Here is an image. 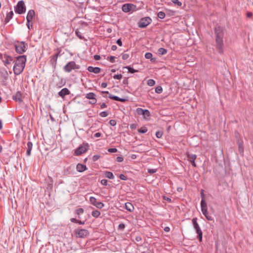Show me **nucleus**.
I'll list each match as a JSON object with an SVG mask.
<instances>
[{
    "label": "nucleus",
    "instance_id": "72a5a7b5",
    "mask_svg": "<svg viewBox=\"0 0 253 253\" xmlns=\"http://www.w3.org/2000/svg\"><path fill=\"white\" fill-rule=\"evenodd\" d=\"M158 17L160 19H164L166 16L165 12L163 11H160L158 13Z\"/></svg>",
    "mask_w": 253,
    "mask_h": 253
},
{
    "label": "nucleus",
    "instance_id": "4be33fe9",
    "mask_svg": "<svg viewBox=\"0 0 253 253\" xmlns=\"http://www.w3.org/2000/svg\"><path fill=\"white\" fill-rule=\"evenodd\" d=\"M77 170L79 172H83L87 169V168L85 165L78 164L76 167Z\"/></svg>",
    "mask_w": 253,
    "mask_h": 253
},
{
    "label": "nucleus",
    "instance_id": "473e14b6",
    "mask_svg": "<svg viewBox=\"0 0 253 253\" xmlns=\"http://www.w3.org/2000/svg\"><path fill=\"white\" fill-rule=\"evenodd\" d=\"M125 68L127 69L128 71V72H129L130 73H134L138 72V70H135V69H134L133 68H131L130 66L125 67Z\"/></svg>",
    "mask_w": 253,
    "mask_h": 253
},
{
    "label": "nucleus",
    "instance_id": "1a4fd4ad",
    "mask_svg": "<svg viewBox=\"0 0 253 253\" xmlns=\"http://www.w3.org/2000/svg\"><path fill=\"white\" fill-rule=\"evenodd\" d=\"M75 234L77 237L82 238H86L89 235L88 230L84 229H76Z\"/></svg>",
    "mask_w": 253,
    "mask_h": 253
},
{
    "label": "nucleus",
    "instance_id": "338daca9",
    "mask_svg": "<svg viewBox=\"0 0 253 253\" xmlns=\"http://www.w3.org/2000/svg\"><path fill=\"white\" fill-rule=\"evenodd\" d=\"M117 49V46L116 45H113L111 46V49L113 51H115Z\"/></svg>",
    "mask_w": 253,
    "mask_h": 253
},
{
    "label": "nucleus",
    "instance_id": "a18cd8bd",
    "mask_svg": "<svg viewBox=\"0 0 253 253\" xmlns=\"http://www.w3.org/2000/svg\"><path fill=\"white\" fill-rule=\"evenodd\" d=\"M100 115L102 117H106L108 115V113L107 111H103L100 113Z\"/></svg>",
    "mask_w": 253,
    "mask_h": 253
},
{
    "label": "nucleus",
    "instance_id": "37998d69",
    "mask_svg": "<svg viewBox=\"0 0 253 253\" xmlns=\"http://www.w3.org/2000/svg\"><path fill=\"white\" fill-rule=\"evenodd\" d=\"M152 57V54L150 52H147L145 54V57L146 59H151Z\"/></svg>",
    "mask_w": 253,
    "mask_h": 253
},
{
    "label": "nucleus",
    "instance_id": "864d4df0",
    "mask_svg": "<svg viewBox=\"0 0 253 253\" xmlns=\"http://www.w3.org/2000/svg\"><path fill=\"white\" fill-rule=\"evenodd\" d=\"M109 124L112 126H115L116 125V122L114 120H111L109 121Z\"/></svg>",
    "mask_w": 253,
    "mask_h": 253
},
{
    "label": "nucleus",
    "instance_id": "c85d7f7f",
    "mask_svg": "<svg viewBox=\"0 0 253 253\" xmlns=\"http://www.w3.org/2000/svg\"><path fill=\"white\" fill-rule=\"evenodd\" d=\"M84 212V210L83 208H79L76 210L75 213L78 215V218H80V215L83 214Z\"/></svg>",
    "mask_w": 253,
    "mask_h": 253
},
{
    "label": "nucleus",
    "instance_id": "a878e982",
    "mask_svg": "<svg viewBox=\"0 0 253 253\" xmlns=\"http://www.w3.org/2000/svg\"><path fill=\"white\" fill-rule=\"evenodd\" d=\"M13 16V12L12 11H10L9 12H8L7 13V15L5 18V22L6 23L8 22L9 20L12 19V17Z\"/></svg>",
    "mask_w": 253,
    "mask_h": 253
},
{
    "label": "nucleus",
    "instance_id": "4c0bfd02",
    "mask_svg": "<svg viewBox=\"0 0 253 253\" xmlns=\"http://www.w3.org/2000/svg\"><path fill=\"white\" fill-rule=\"evenodd\" d=\"M107 60L111 63H113L115 62V57L113 56H109L107 57Z\"/></svg>",
    "mask_w": 253,
    "mask_h": 253
},
{
    "label": "nucleus",
    "instance_id": "c9c22d12",
    "mask_svg": "<svg viewBox=\"0 0 253 253\" xmlns=\"http://www.w3.org/2000/svg\"><path fill=\"white\" fill-rule=\"evenodd\" d=\"M163 135L162 131H157L156 133V136L158 138H161Z\"/></svg>",
    "mask_w": 253,
    "mask_h": 253
},
{
    "label": "nucleus",
    "instance_id": "f3484780",
    "mask_svg": "<svg viewBox=\"0 0 253 253\" xmlns=\"http://www.w3.org/2000/svg\"><path fill=\"white\" fill-rule=\"evenodd\" d=\"M87 70L89 72L98 74V73H100V72L101 71V69L99 67H94L92 66H88L87 68Z\"/></svg>",
    "mask_w": 253,
    "mask_h": 253
},
{
    "label": "nucleus",
    "instance_id": "5fc2aeb1",
    "mask_svg": "<svg viewBox=\"0 0 253 253\" xmlns=\"http://www.w3.org/2000/svg\"><path fill=\"white\" fill-rule=\"evenodd\" d=\"M107 180L106 179H102L101 181V183L104 186H106L107 185Z\"/></svg>",
    "mask_w": 253,
    "mask_h": 253
},
{
    "label": "nucleus",
    "instance_id": "a211bd4d",
    "mask_svg": "<svg viewBox=\"0 0 253 253\" xmlns=\"http://www.w3.org/2000/svg\"><path fill=\"white\" fill-rule=\"evenodd\" d=\"M69 94L70 91L67 88H63L58 92L59 95L62 97V98H63L65 95H68Z\"/></svg>",
    "mask_w": 253,
    "mask_h": 253
},
{
    "label": "nucleus",
    "instance_id": "603ef678",
    "mask_svg": "<svg viewBox=\"0 0 253 253\" xmlns=\"http://www.w3.org/2000/svg\"><path fill=\"white\" fill-rule=\"evenodd\" d=\"M119 178L121 180H126L127 179V177L123 174H121L119 175Z\"/></svg>",
    "mask_w": 253,
    "mask_h": 253
},
{
    "label": "nucleus",
    "instance_id": "774afa93",
    "mask_svg": "<svg viewBox=\"0 0 253 253\" xmlns=\"http://www.w3.org/2000/svg\"><path fill=\"white\" fill-rule=\"evenodd\" d=\"M70 221H71L72 222H76V223H77L78 219H76V218H71Z\"/></svg>",
    "mask_w": 253,
    "mask_h": 253
},
{
    "label": "nucleus",
    "instance_id": "ddd939ff",
    "mask_svg": "<svg viewBox=\"0 0 253 253\" xmlns=\"http://www.w3.org/2000/svg\"><path fill=\"white\" fill-rule=\"evenodd\" d=\"M136 112L139 115H143L145 117H148L150 116V113L149 110L147 109H143L141 108L136 109Z\"/></svg>",
    "mask_w": 253,
    "mask_h": 253
},
{
    "label": "nucleus",
    "instance_id": "39448f33",
    "mask_svg": "<svg viewBox=\"0 0 253 253\" xmlns=\"http://www.w3.org/2000/svg\"><path fill=\"white\" fill-rule=\"evenodd\" d=\"M201 211L203 214L205 215V217L208 220L212 221L213 218L210 215L208 211V208L207 203L203 200L201 202Z\"/></svg>",
    "mask_w": 253,
    "mask_h": 253
},
{
    "label": "nucleus",
    "instance_id": "412c9836",
    "mask_svg": "<svg viewBox=\"0 0 253 253\" xmlns=\"http://www.w3.org/2000/svg\"><path fill=\"white\" fill-rule=\"evenodd\" d=\"M57 59L53 55L50 57L49 63L52 67L55 69L57 63Z\"/></svg>",
    "mask_w": 253,
    "mask_h": 253
},
{
    "label": "nucleus",
    "instance_id": "bb28decb",
    "mask_svg": "<svg viewBox=\"0 0 253 253\" xmlns=\"http://www.w3.org/2000/svg\"><path fill=\"white\" fill-rule=\"evenodd\" d=\"M187 157L188 160L190 163L195 161L197 158V156L195 154H188Z\"/></svg>",
    "mask_w": 253,
    "mask_h": 253
},
{
    "label": "nucleus",
    "instance_id": "4d7b16f0",
    "mask_svg": "<svg viewBox=\"0 0 253 253\" xmlns=\"http://www.w3.org/2000/svg\"><path fill=\"white\" fill-rule=\"evenodd\" d=\"M163 199H164V200L167 201L169 203H171V199L169 198V197H167V196H164L163 197Z\"/></svg>",
    "mask_w": 253,
    "mask_h": 253
},
{
    "label": "nucleus",
    "instance_id": "f704fd0d",
    "mask_svg": "<svg viewBox=\"0 0 253 253\" xmlns=\"http://www.w3.org/2000/svg\"><path fill=\"white\" fill-rule=\"evenodd\" d=\"M155 84V81L153 79H149L147 81V84L149 86H152Z\"/></svg>",
    "mask_w": 253,
    "mask_h": 253
},
{
    "label": "nucleus",
    "instance_id": "aec40b11",
    "mask_svg": "<svg viewBox=\"0 0 253 253\" xmlns=\"http://www.w3.org/2000/svg\"><path fill=\"white\" fill-rule=\"evenodd\" d=\"M27 152L26 154L28 156H30L31 154V151L33 148V143L31 141L28 142L27 144Z\"/></svg>",
    "mask_w": 253,
    "mask_h": 253
},
{
    "label": "nucleus",
    "instance_id": "6ab92c4d",
    "mask_svg": "<svg viewBox=\"0 0 253 253\" xmlns=\"http://www.w3.org/2000/svg\"><path fill=\"white\" fill-rule=\"evenodd\" d=\"M109 97L110 99H113L116 101H119L122 102H125L127 101V99L120 98L117 96H115L112 94H110Z\"/></svg>",
    "mask_w": 253,
    "mask_h": 253
},
{
    "label": "nucleus",
    "instance_id": "423d86ee",
    "mask_svg": "<svg viewBox=\"0 0 253 253\" xmlns=\"http://www.w3.org/2000/svg\"><path fill=\"white\" fill-rule=\"evenodd\" d=\"M152 21V20L150 17H145L140 19L138 22V26L139 28H144L149 25Z\"/></svg>",
    "mask_w": 253,
    "mask_h": 253
},
{
    "label": "nucleus",
    "instance_id": "9d476101",
    "mask_svg": "<svg viewBox=\"0 0 253 253\" xmlns=\"http://www.w3.org/2000/svg\"><path fill=\"white\" fill-rule=\"evenodd\" d=\"M76 63L74 61H70L68 62L64 67V70L66 72H70L72 70L78 69Z\"/></svg>",
    "mask_w": 253,
    "mask_h": 253
},
{
    "label": "nucleus",
    "instance_id": "09e8293b",
    "mask_svg": "<svg viewBox=\"0 0 253 253\" xmlns=\"http://www.w3.org/2000/svg\"><path fill=\"white\" fill-rule=\"evenodd\" d=\"M116 160L118 162H122L124 161V158L122 156H118L116 158Z\"/></svg>",
    "mask_w": 253,
    "mask_h": 253
},
{
    "label": "nucleus",
    "instance_id": "ea45409f",
    "mask_svg": "<svg viewBox=\"0 0 253 253\" xmlns=\"http://www.w3.org/2000/svg\"><path fill=\"white\" fill-rule=\"evenodd\" d=\"M100 158V156L99 155H95L92 157V160L93 162L97 161Z\"/></svg>",
    "mask_w": 253,
    "mask_h": 253
},
{
    "label": "nucleus",
    "instance_id": "de8ad7c7",
    "mask_svg": "<svg viewBox=\"0 0 253 253\" xmlns=\"http://www.w3.org/2000/svg\"><path fill=\"white\" fill-rule=\"evenodd\" d=\"M122 78V75L121 74L115 75L113 76V78L117 80H120Z\"/></svg>",
    "mask_w": 253,
    "mask_h": 253
},
{
    "label": "nucleus",
    "instance_id": "49530a36",
    "mask_svg": "<svg viewBox=\"0 0 253 253\" xmlns=\"http://www.w3.org/2000/svg\"><path fill=\"white\" fill-rule=\"evenodd\" d=\"M125 228V224L121 223L118 226V229L121 230H123Z\"/></svg>",
    "mask_w": 253,
    "mask_h": 253
},
{
    "label": "nucleus",
    "instance_id": "6e6d98bb",
    "mask_svg": "<svg viewBox=\"0 0 253 253\" xmlns=\"http://www.w3.org/2000/svg\"><path fill=\"white\" fill-rule=\"evenodd\" d=\"M156 171L157 170L156 169H148V172L151 174L155 173L156 172Z\"/></svg>",
    "mask_w": 253,
    "mask_h": 253
},
{
    "label": "nucleus",
    "instance_id": "69168bd1",
    "mask_svg": "<svg viewBox=\"0 0 253 253\" xmlns=\"http://www.w3.org/2000/svg\"><path fill=\"white\" fill-rule=\"evenodd\" d=\"M107 85V84L106 83L103 82L101 84V86L103 88H105Z\"/></svg>",
    "mask_w": 253,
    "mask_h": 253
},
{
    "label": "nucleus",
    "instance_id": "6e6552de",
    "mask_svg": "<svg viewBox=\"0 0 253 253\" xmlns=\"http://www.w3.org/2000/svg\"><path fill=\"white\" fill-rule=\"evenodd\" d=\"M88 143H84L83 145L80 146L77 148L75 151V155L76 156H80L85 153L88 149Z\"/></svg>",
    "mask_w": 253,
    "mask_h": 253
},
{
    "label": "nucleus",
    "instance_id": "5701e85b",
    "mask_svg": "<svg viewBox=\"0 0 253 253\" xmlns=\"http://www.w3.org/2000/svg\"><path fill=\"white\" fill-rule=\"evenodd\" d=\"M125 209L129 212H132L134 211V207L133 205L129 202L125 204Z\"/></svg>",
    "mask_w": 253,
    "mask_h": 253
},
{
    "label": "nucleus",
    "instance_id": "3c124183",
    "mask_svg": "<svg viewBox=\"0 0 253 253\" xmlns=\"http://www.w3.org/2000/svg\"><path fill=\"white\" fill-rule=\"evenodd\" d=\"M135 241L137 242H140L142 241V238L140 236H137L135 238Z\"/></svg>",
    "mask_w": 253,
    "mask_h": 253
},
{
    "label": "nucleus",
    "instance_id": "e433bc0d",
    "mask_svg": "<svg viewBox=\"0 0 253 253\" xmlns=\"http://www.w3.org/2000/svg\"><path fill=\"white\" fill-rule=\"evenodd\" d=\"M76 35L78 36L79 38L80 39H83L84 37L82 36V34L79 30H77L75 32Z\"/></svg>",
    "mask_w": 253,
    "mask_h": 253
},
{
    "label": "nucleus",
    "instance_id": "393cba45",
    "mask_svg": "<svg viewBox=\"0 0 253 253\" xmlns=\"http://www.w3.org/2000/svg\"><path fill=\"white\" fill-rule=\"evenodd\" d=\"M237 144L238 145L239 151L240 153H242L244 151L243 148V142L242 140H238L237 141Z\"/></svg>",
    "mask_w": 253,
    "mask_h": 253
},
{
    "label": "nucleus",
    "instance_id": "f03ea898",
    "mask_svg": "<svg viewBox=\"0 0 253 253\" xmlns=\"http://www.w3.org/2000/svg\"><path fill=\"white\" fill-rule=\"evenodd\" d=\"M27 58L26 55H20L16 57V60L14 61L15 64L13 66V72L16 75L20 74L25 67Z\"/></svg>",
    "mask_w": 253,
    "mask_h": 253
},
{
    "label": "nucleus",
    "instance_id": "f8f14e48",
    "mask_svg": "<svg viewBox=\"0 0 253 253\" xmlns=\"http://www.w3.org/2000/svg\"><path fill=\"white\" fill-rule=\"evenodd\" d=\"M3 57L2 62L5 66H7L8 65L10 64L11 62H13V57L6 53L3 54Z\"/></svg>",
    "mask_w": 253,
    "mask_h": 253
},
{
    "label": "nucleus",
    "instance_id": "0eeeda50",
    "mask_svg": "<svg viewBox=\"0 0 253 253\" xmlns=\"http://www.w3.org/2000/svg\"><path fill=\"white\" fill-rule=\"evenodd\" d=\"M15 11L16 13L21 14L26 12V6L23 0L18 2L16 6H15Z\"/></svg>",
    "mask_w": 253,
    "mask_h": 253
},
{
    "label": "nucleus",
    "instance_id": "7ed1b4c3",
    "mask_svg": "<svg viewBox=\"0 0 253 253\" xmlns=\"http://www.w3.org/2000/svg\"><path fill=\"white\" fill-rule=\"evenodd\" d=\"M13 44L17 53L21 54L26 51L27 45L24 42L14 41Z\"/></svg>",
    "mask_w": 253,
    "mask_h": 253
},
{
    "label": "nucleus",
    "instance_id": "f257e3e1",
    "mask_svg": "<svg viewBox=\"0 0 253 253\" xmlns=\"http://www.w3.org/2000/svg\"><path fill=\"white\" fill-rule=\"evenodd\" d=\"M215 35L216 47L220 54L223 53V41L224 33L223 28L220 26H217L214 28Z\"/></svg>",
    "mask_w": 253,
    "mask_h": 253
},
{
    "label": "nucleus",
    "instance_id": "7c9ffc66",
    "mask_svg": "<svg viewBox=\"0 0 253 253\" xmlns=\"http://www.w3.org/2000/svg\"><path fill=\"white\" fill-rule=\"evenodd\" d=\"M158 53L160 55H165L167 53V50L164 48H160L158 51Z\"/></svg>",
    "mask_w": 253,
    "mask_h": 253
},
{
    "label": "nucleus",
    "instance_id": "0e129e2a",
    "mask_svg": "<svg viewBox=\"0 0 253 253\" xmlns=\"http://www.w3.org/2000/svg\"><path fill=\"white\" fill-rule=\"evenodd\" d=\"M53 56L57 59L58 56H60V51H58V52L55 54L53 55Z\"/></svg>",
    "mask_w": 253,
    "mask_h": 253
},
{
    "label": "nucleus",
    "instance_id": "9b49d317",
    "mask_svg": "<svg viewBox=\"0 0 253 253\" xmlns=\"http://www.w3.org/2000/svg\"><path fill=\"white\" fill-rule=\"evenodd\" d=\"M90 203L96 207L98 209H102L104 206L103 203L101 202H97V199L94 197H90L89 198Z\"/></svg>",
    "mask_w": 253,
    "mask_h": 253
},
{
    "label": "nucleus",
    "instance_id": "c03bdc74",
    "mask_svg": "<svg viewBox=\"0 0 253 253\" xmlns=\"http://www.w3.org/2000/svg\"><path fill=\"white\" fill-rule=\"evenodd\" d=\"M171 1L173 3L176 4L179 6H180L182 5V3L180 1H179L178 0H171Z\"/></svg>",
    "mask_w": 253,
    "mask_h": 253
},
{
    "label": "nucleus",
    "instance_id": "13d9d810",
    "mask_svg": "<svg viewBox=\"0 0 253 253\" xmlns=\"http://www.w3.org/2000/svg\"><path fill=\"white\" fill-rule=\"evenodd\" d=\"M201 197H202V200H201V201H202L203 200L204 201H205V199H204V198H205V194H204V190H201Z\"/></svg>",
    "mask_w": 253,
    "mask_h": 253
},
{
    "label": "nucleus",
    "instance_id": "4468645a",
    "mask_svg": "<svg viewBox=\"0 0 253 253\" xmlns=\"http://www.w3.org/2000/svg\"><path fill=\"white\" fill-rule=\"evenodd\" d=\"M13 99L16 102L21 103L23 101L22 93L20 91H17L14 95H13Z\"/></svg>",
    "mask_w": 253,
    "mask_h": 253
},
{
    "label": "nucleus",
    "instance_id": "2eb2a0df",
    "mask_svg": "<svg viewBox=\"0 0 253 253\" xmlns=\"http://www.w3.org/2000/svg\"><path fill=\"white\" fill-rule=\"evenodd\" d=\"M192 223H193L194 228L196 230L197 233L202 231V230L199 225V224L197 222V218L196 217L193 218L192 219Z\"/></svg>",
    "mask_w": 253,
    "mask_h": 253
},
{
    "label": "nucleus",
    "instance_id": "052dcab7",
    "mask_svg": "<svg viewBox=\"0 0 253 253\" xmlns=\"http://www.w3.org/2000/svg\"><path fill=\"white\" fill-rule=\"evenodd\" d=\"M116 43L119 45V46H122V42L121 41V40L120 39H118L117 41H116Z\"/></svg>",
    "mask_w": 253,
    "mask_h": 253
},
{
    "label": "nucleus",
    "instance_id": "a19ab883",
    "mask_svg": "<svg viewBox=\"0 0 253 253\" xmlns=\"http://www.w3.org/2000/svg\"><path fill=\"white\" fill-rule=\"evenodd\" d=\"M198 234V239L199 240L200 242L202 241V236H203V233L202 231L197 233Z\"/></svg>",
    "mask_w": 253,
    "mask_h": 253
},
{
    "label": "nucleus",
    "instance_id": "e2e57ef3",
    "mask_svg": "<svg viewBox=\"0 0 253 253\" xmlns=\"http://www.w3.org/2000/svg\"><path fill=\"white\" fill-rule=\"evenodd\" d=\"M96 101H97V100L96 98H95V99H93V100H91V101H89V103L91 104H95L96 103Z\"/></svg>",
    "mask_w": 253,
    "mask_h": 253
},
{
    "label": "nucleus",
    "instance_id": "c756f323",
    "mask_svg": "<svg viewBox=\"0 0 253 253\" xmlns=\"http://www.w3.org/2000/svg\"><path fill=\"white\" fill-rule=\"evenodd\" d=\"M100 212L98 210L93 211L91 213L92 216L95 218L98 217L100 216Z\"/></svg>",
    "mask_w": 253,
    "mask_h": 253
},
{
    "label": "nucleus",
    "instance_id": "b1692460",
    "mask_svg": "<svg viewBox=\"0 0 253 253\" xmlns=\"http://www.w3.org/2000/svg\"><path fill=\"white\" fill-rule=\"evenodd\" d=\"M96 95L93 92H89L85 95V97L88 99L93 100L95 98Z\"/></svg>",
    "mask_w": 253,
    "mask_h": 253
},
{
    "label": "nucleus",
    "instance_id": "8fccbe9b",
    "mask_svg": "<svg viewBox=\"0 0 253 253\" xmlns=\"http://www.w3.org/2000/svg\"><path fill=\"white\" fill-rule=\"evenodd\" d=\"M117 149L116 148H109L108 149V151L110 153H115L117 152Z\"/></svg>",
    "mask_w": 253,
    "mask_h": 253
},
{
    "label": "nucleus",
    "instance_id": "79ce46f5",
    "mask_svg": "<svg viewBox=\"0 0 253 253\" xmlns=\"http://www.w3.org/2000/svg\"><path fill=\"white\" fill-rule=\"evenodd\" d=\"M129 57V55L127 53H123L122 54V59L124 60L127 59Z\"/></svg>",
    "mask_w": 253,
    "mask_h": 253
},
{
    "label": "nucleus",
    "instance_id": "58836bf2",
    "mask_svg": "<svg viewBox=\"0 0 253 253\" xmlns=\"http://www.w3.org/2000/svg\"><path fill=\"white\" fill-rule=\"evenodd\" d=\"M163 91L162 87L160 86H157L155 88V92L157 93H161Z\"/></svg>",
    "mask_w": 253,
    "mask_h": 253
},
{
    "label": "nucleus",
    "instance_id": "680f3d73",
    "mask_svg": "<svg viewBox=\"0 0 253 253\" xmlns=\"http://www.w3.org/2000/svg\"><path fill=\"white\" fill-rule=\"evenodd\" d=\"M101 136V133L100 132H96L94 135V136L95 137H99Z\"/></svg>",
    "mask_w": 253,
    "mask_h": 253
},
{
    "label": "nucleus",
    "instance_id": "2f4dec72",
    "mask_svg": "<svg viewBox=\"0 0 253 253\" xmlns=\"http://www.w3.org/2000/svg\"><path fill=\"white\" fill-rule=\"evenodd\" d=\"M147 131H148V129L145 126L141 127L138 130V132H139L140 133H145Z\"/></svg>",
    "mask_w": 253,
    "mask_h": 253
},
{
    "label": "nucleus",
    "instance_id": "20e7f679",
    "mask_svg": "<svg viewBox=\"0 0 253 253\" xmlns=\"http://www.w3.org/2000/svg\"><path fill=\"white\" fill-rule=\"evenodd\" d=\"M122 9L125 13L132 12L137 10V6L132 3H127L122 5Z\"/></svg>",
    "mask_w": 253,
    "mask_h": 253
},
{
    "label": "nucleus",
    "instance_id": "dca6fc26",
    "mask_svg": "<svg viewBox=\"0 0 253 253\" xmlns=\"http://www.w3.org/2000/svg\"><path fill=\"white\" fill-rule=\"evenodd\" d=\"M35 16V11L34 10H30L26 17L27 21L28 22H31L34 16Z\"/></svg>",
    "mask_w": 253,
    "mask_h": 253
},
{
    "label": "nucleus",
    "instance_id": "cd10ccee",
    "mask_svg": "<svg viewBox=\"0 0 253 253\" xmlns=\"http://www.w3.org/2000/svg\"><path fill=\"white\" fill-rule=\"evenodd\" d=\"M104 174H105V176L109 179H113L114 178V174L112 172L105 171Z\"/></svg>",
    "mask_w": 253,
    "mask_h": 253
},
{
    "label": "nucleus",
    "instance_id": "bf43d9fd",
    "mask_svg": "<svg viewBox=\"0 0 253 253\" xmlns=\"http://www.w3.org/2000/svg\"><path fill=\"white\" fill-rule=\"evenodd\" d=\"M93 58H94V59L95 60H99V59H100V55H97V54L94 55L93 56Z\"/></svg>",
    "mask_w": 253,
    "mask_h": 253
}]
</instances>
